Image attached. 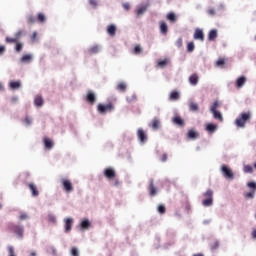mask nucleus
<instances>
[{"instance_id":"f257e3e1","label":"nucleus","mask_w":256,"mask_h":256,"mask_svg":"<svg viewBox=\"0 0 256 256\" xmlns=\"http://www.w3.org/2000/svg\"><path fill=\"white\" fill-rule=\"evenodd\" d=\"M251 121V112H242L235 120V125L238 128L244 129L245 125Z\"/></svg>"},{"instance_id":"f03ea898","label":"nucleus","mask_w":256,"mask_h":256,"mask_svg":"<svg viewBox=\"0 0 256 256\" xmlns=\"http://www.w3.org/2000/svg\"><path fill=\"white\" fill-rule=\"evenodd\" d=\"M203 195L206 199L202 201V205L204 207H211L213 205V190L208 189Z\"/></svg>"},{"instance_id":"7ed1b4c3","label":"nucleus","mask_w":256,"mask_h":256,"mask_svg":"<svg viewBox=\"0 0 256 256\" xmlns=\"http://www.w3.org/2000/svg\"><path fill=\"white\" fill-rule=\"evenodd\" d=\"M221 173L223 177H225V179H230V180L235 179V174L233 173V170H231L230 167L227 165L221 166Z\"/></svg>"},{"instance_id":"20e7f679","label":"nucleus","mask_w":256,"mask_h":256,"mask_svg":"<svg viewBox=\"0 0 256 256\" xmlns=\"http://www.w3.org/2000/svg\"><path fill=\"white\" fill-rule=\"evenodd\" d=\"M97 109H98V112L101 113V115H105V113L113 111V109H115V106L113 105V103H108L106 105L99 104Z\"/></svg>"},{"instance_id":"39448f33","label":"nucleus","mask_w":256,"mask_h":256,"mask_svg":"<svg viewBox=\"0 0 256 256\" xmlns=\"http://www.w3.org/2000/svg\"><path fill=\"white\" fill-rule=\"evenodd\" d=\"M157 186H155V181L153 179L149 180V185H148V193L150 197H155L158 193Z\"/></svg>"},{"instance_id":"423d86ee","label":"nucleus","mask_w":256,"mask_h":256,"mask_svg":"<svg viewBox=\"0 0 256 256\" xmlns=\"http://www.w3.org/2000/svg\"><path fill=\"white\" fill-rule=\"evenodd\" d=\"M63 189L66 193H72L73 191V183H71V180L69 179H62L61 180Z\"/></svg>"},{"instance_id":"0eeeda50","label":"nucleus","mask_w":256,"mask_h":256,"mask_svg":"<svg viewBox=\"0 0 256 256\" xmlns=\"http://www.w3.org/2000/svg\"><path fill=\"white\" fill-rule=\"evenodd\" d=\"M10 231L18 235V237L23 238V226L12 225L10 226Z\"/></svg>"},{"instance_id":"6e6552de","label":"nucleus","mask_w":256,"mask_h":256,"mask_svg":"<svg viewBox=\"0 0 256 256\" xmlns=\"http://www.w3.org/2000/svg\"><path fill=\"white\" fill-rule=\"evenodd\" d=\"M104 176L106 179H115V177H117V173H115V169L113 168H106L104 170Z\"/></svg>"},{"instance_id":"1a4fd4ad","label":"nucleus","mask_w":256,"mask_h":256,"mask_svg":"<svg viewBox=\"0 0 256 256\" xmlns=\"http://www.w3.org/2000/svg\"><path fill=\"white\" fill-rule=\"evenodd\" d=\"M137 137L141 143H145L147 141V134L143 128H139L137 131Z\"/></svg>"},{"instance_id":"9d476101","label":"nucleus","mask_w":256,"mask_h":256,"mask_svg":"<svg viewBox=\"0 0 256 256\" xmlns=\"http://www.w3.org/2000/svg\"><path fill=\"white\" fill-rule=\"evenodd\" d=\"M86 101L90 103V105H94L95 101H97V96H95V93L89 91L86 95Z\"/></svg>"},{"instance_id":"9b49d317","label":"nucleus","mask_w":256,"mask_h":256,"mask_svg":"<svg viewBox=\"0 0 256 256\" xmlns=\"http://www.w3.org/2000/svg\"><path fill=\"white\" fill-rule=\"evenodd\" d=\"M28 188L32 193V197H39V190L37 189V185H35V183L33 182L29 183Z\"/></svg>"},{"instance_id":"f8f14e48","label":"nucleus","mask_w":256,"mask_h":256,"mask_svg":"<svg viewBox=\"0 0 256 256\" xmlns=\"http://www.w3.org/2000/svg\"><path fill=\"white\" fill-rule=\"evenodd\" d=\"M194 39L199 41H205V34H203V30L197 28L194 32Z\"/></svg>"},{"instance_id":"ddd939ff","label":"nucleus","mask_w":256,"mask_h":256,"mask_svg":"<svg viewBox=\"0 0 256 256\" xmlns=\"http://www.w3.org/2000/svg\"><path fill=\"white\" fill-rule=\"evenodd\" d=\"M44 103H45V100L43 99V96H41L39 94L35 96L34 105L36 107H43Z\"/></svg>"},{"instance_id":"4468645a","label":"nucleus","mask_w":256,"mask_h":256,"mask_svg":"<svg viewBox=\"0 0 256 256\" xmlns=\"http://www.w3.org/2000/svg\"><path fill=\"white\" fill-rule=\"evenodd\" d=\"M172 123H174V125H178V127H185V121L181 119V116H175L172 119Z\"/></svg>"},{"instance_id":"2eb2a0df","label":"nucleus","mask_w":256,"mask_h":256,"mask_svg":"<svg viewBox=\"0 0 256 256\" xmlns=\"http://www.w3.org/2000/svg\"><path fill=\"white\" fill-rule=\"evenodd\" d=\"M107 33L110 35V37H115L117 33V26L115 24H111L107 27Z\"/></svg>"},{"instance_id":"dca6fc26","label":"nucleus","mask_w":256,"mask_h":256,"mask_svg":"<svg viewBox=\"0 0 256 256\" xmlns=\"http://www.w3.org/2000/svg\"><path fill=\"white\" fill-rule=\"evenodd\" d=\"M188 81H189L190 85H193L195 87V85H197V83H199V75H197V74L190 75V77L188 78Z\"/></svg>"},{"instance_id":"f3484780","label":"nucleus","mask_w":256,"mask_h":256,"mask_svg":"<svg viewBox=\"0 0 256 256\" xmlns=\"http://www.w3.org/2000/svg\"><path fill=\"white\" fill-rule=\"evenodd\" d=\"M149 126L152 127L154 131H157V129L161 127V121L157 118H154Z\"/></svg>"},{"instance_id":"a211bd4d","label":"nucleus","mask_w":256,"mask_h":256,"mask_svg":"<svg viewBox=\"0 0 256 256\" xmlns=\"http://www.w3.org/2000/svg\"><path fill=\"white\" fill-rule=\"evenodd\" d=\"M245 83H247V78L245 76H241L236 80V87L241 89Z\"/></svg>"},{"instance_id":"6ab92c4d","label":"nucleus","mask_w":256,"mask_h":256,"mask_svg":"<svg viewBox=\"0 0 256 256\" xmlns=\"http://www.w3.org/2000/svg\"><path fill=\"white\" fill-rule=\"evenodd\" d=\"M54 143H53V140H51L50 138H48V137H45L44 138V147L46 148V149H53V147H54Z\"/></svg>"},{"instance_id":"aec40b11","label":"nucleus","mask_w":256,"mask_h":256,"mask_svg":"<svg viewBox=\"0 0 256 256\" xmlns=\"http://www.w3.org/2000/svg\"><path fill=\"white\" fill-rule=\"evenodd\" d=\"M71 227H73V218H68L65 220V232L69 233Z\"/></svg>"},{"instance_id":"412c9836","label":"nucleus","mask_w":256,"mask_h":256,"mask_svg":"<svg viewBox=\"0 0 256 256\" xmlns=\"http://www.w3.org/2000/svg\"><path fill=\"white\" fill-rule=\"evenodd\" d=\"M169 31V28L167 26V23L165 22H160V32L162 33V35H167V32Z\"/></svg>"},{"instance_id":"4be33fe9","label":"nucleus","mask_w":256,"mask_h":256,"mask_svg":"<svg viewBox=\"0 0 256 256\" xmlns=\"http://www.w3.org/2000/svg\"><path fill=\"white\" fill-rule=\"evenodd\" d=\"M189 110L192 111L193 113H197V111H199V104L191 101L189 103Z\"/></svg>"},{"instance_id":"5701e85b","label":"nucleus","mask_w":256,"mask_h":256,"mask_svg":"<svg viewBox=\"0 0 256 256\" xmlns=\"http://www.w3.org/2000/svg\"><path fill=\"white\" fill-rule=\"evenodd\" d=\"M218 33L216 29L210 30L208 33V40L215 41V38L217 37Z\"/></svg>"},{"instance_id":"b1692460","label":"nucleus","mask_w":256,"mask_h":256,"mask_svg":"<svg viewBox=\"0 0 256 256\" xmlns=\"http://www.w3.org/2000/svg\"><path fill=\"white\" fill-rule=\"evenodd\" d=\"M187 137L188 139H197V137H199V133L195 130H189Z\"/></svg>"},{"instance_id":"393cba45","label":"nucleus","mask_w":256,"mask_h":256,"mask_svg":"<svg viewBox=\"0 0 256 256\" xmlns=\"http://www.w3.org/2000/svg\"><path fill=\"white\" fill-rule=\"evenodd\" d=\"M117 91H120L121 93H125V91L127 90V84H125V82H120L117 87H116Z\"/></svg>"},{"instance_id":"a878e982","label":"nucleus","mask_w":256,"mask_h":256,"mask_svg":"<svg viewBox=\"0 0 256 256\" xmlns=\"http://www.w3.org/2000/svg\"><path fill=\"white\" fill-rule=\"evenodd\" d=\"M80 227L81 229H89V227H91V222L88 219H84L80 223Z\"/></svg>"},{"instance_id":"bb28decb","label":"nucleus","mask_w":256,"mask_h":256,"mask_svg":"<svg viewBox=\"0 0 256 256\" xmlns=\"http://www.w3.org/2000/svg\"><path fill=\"white\" fill-rule=\"evenodd\" d=\"M179 97H180L179 92L173 91L170 93L169 99L170 101H179Z\"/></svg>"},{"instance_id":"cd10ccee","label":"nucleus","mask_w":256,"mask_h":256,"mask_svg":"<svg viewBox=\"0 0 256 256\" xmlns=\"http://www.w3.org/2000/svg\"><path fill=\"white\" fill-rule=\"evenodd\" d=\"M147 7H148V5H144V6L137 8L136 15L138 17H141V15H143V13H145V11H147Z\"/></svg>"},{"instance_id":"c85d7f7f","label":"nucleus","mask_w":256,"mask_h":256,"mask_svg":"<svg viewBox=\"0 0 256 256\" xmlns=\"http://www.w3.org/2000/svg\"><path fill=\"white\" fill-rule=\"evenodd\" d=\"M89 53L90 55H95L96 53H99L101 51V47H99L98 45L92 46L91 48H89Z\"/></svg>"},{"instance_id":"c756f323","label":"nucleus","mask_w":256,"mask_h":256,"mask_svg":"<svg viewBox=\"0 0 256 256\" xmlns=\"http://www.w3.org/2000/svg\"><path fill=\"white\" fill-rule=\"evenodd\" d=\"M31 61H33V56H31V54H26L21 58L22 63H31Z\"/></svg>"},{"instance_id":"7c9ffc66","label":"nucleus","mask_w":256,"mask_h":256,"mask_svg":"<svg viewBox=\"0 0 256 256\" xmlns=\"http://www.w3.org/2000/svg\"><path fill=\"white\" fill-rule=\"evenodd\" d=\"M10 88H12L13 90H17L19 89V87H21V81H12L10 82Z\"/></svg>"},{"instance_id":"2f4dec72","label":"nucleus","mask_w":256,"mask_h":256,"mask_svg":"<svg viewBox=\"0 0 256 256\" xmlns=\"http://www.w3.org/2000/svg\"><path fill=\"white\" fill-rule=\"evenodd\" d=\"M211 113H213L214 119H218V121H223V115L221 114V112L214 110Z\"/></svg>"},{"instance_id":"473e14b6","label":"nucleus","mask_w":256,"mask_h":256,"mask_svg":"<svg viewBox=\"0 0 256 256\" xmlns=\"http://www.w3.org/2000/svg\"><path fill=\"white\" fill-rule=\"evenodd\" d=\"M26 21H27L28 25H35L37 18L33 15H28Z\"/></svg>"},{"instance_id":"72a5a7b5","label":"nucleus","mask_w":256,"mask_h":256,"mask_svg":"<svg viewBox=\"0 0 256 256\" xmlns=\"http://www.w3.org/2000/svg\"><path fill=\"white\" fill-rule=\"evenodd\" d=\"M134 55H141L143 53V48L141 45H136L133 50Z\"/></svg>"},{"instance_id":"f704fd0d","label":"nucleus","mask_w":256,"mask_h":256,"mask_svg":"<svg viewBox=\"0 0 256 256\" xmlns=\"http://www.w3.org/2000/svg\"><path fill=\"white\" fill-rule=\"evenodd\" d=\"M206 131H209L210 133H214V131H217V125L215 124H208L206 126Z\"/></svg>"},{"instance_id":"c9c22d12","label":"nucleus","mask_w":256,"mask_h":256,"mask_svg":"<svg viewBox=\"0 0 256 256\" xmlns=\"http://www.w3.org/2000/svg\"><path fill=\"white\" fill-rule=\"evenodd\" d=\"M37 21L39 23H45L47 21V17H45V14L43 13H38Z\"/></svg>"},{"instance_id":"e433bc0d","label":"nucleus","mask_w":256,"mask_h":256,"mask_svg":"<svg viewBox=\"0 0 256 256\" xmlns=\"http://www.w3.org/2000/svg\"><path fill=\"white\" fill-rule=\"evenodd\" d=\"M167 65H169L168 59L158 61V67H160L161 69H163V67H167Z\"/></svg>"},{"instance_id":"4c0bfd02","label":"nucleus","mask_w":256,"mask_h":256,"mask_svg":"<svg viewBox=\"0 0 256 256\" xmlns=\"http://www.w3.org/2000/svg\"><path fill=\"white\" fill-rule=\"evenodd\" d=\"M167 19H168V21H171L172 23H175V21H177V16L175 15V13L170 12L167 15Z\"/></svg>"},{"instance_id":"58836bf2","label":"nucleus","mask_w":256,"mask_h":256,"mask_svg":"<svg viewBox=\"0 0 256 256\" xmlns=\"http://www.w3.org/2000/svg\"><path fill=\"white\" fill-rule=\"evenodd\" d=\"M157 211L158 213H160V215H164V213H166L167 211V208H165V205L160 204L158 205Z\"/></svg>"},{"instance_id":"ea45409f","label":"nucleus","mask_w":256,"mask_h":256,"mask_svg":"<svg viewBox=\"0 0 256 256\" xmlns=\"http://www.w3.org/2000/svg\"><path fill=\"white\" fill-rule=\"evenodd\" d=\"M206 13L210 15V17H215V15L217 14V12L215 11V8L213 7L208 8Z\"/></svg>"},{"instance_id":"a19ab883","label":"nucleus","mask_w":256,"mask_h":256,"mask_svg":"<svg viewBox=\"0 0 256 256\" xmlns=\"http://www.w3.org/2000/svg\"><path fill=\"white\" fill-rule=\"evenodd\" d=\"M187 51H188V53H193V51H195V43H193V42L188 43Z\"/></svg>"},{"instance_id":"79ce46f5","label":"nucleus","mask_w":256,"mask_h":256,"mask_svg":"<svg viewBox=\"0 0 256 256\" xmlns=\"http://www.w3.org/2000/svg\"><path fill=\"white\" fill-rule=\"evenodd\" d=\"M244 197H245L246 199H253V198L255 197V190H252V191H250V192H247V193L244 195Z\"/></svg>"},{"instance_id":"37998d69","label":"nucleus","mask_w":256,"mask_h":256,"mask_svg":"<svg viewBox=\"0 0 256 256\" xmlns=\"http://www.w3.org/2000/svg\"><path fill=\"white\" fill-rule=\"evenodd\" d=\"M225 65V58H220L216 61V67H223Z\"/></svg>"},{"instance_id":"c03bdc74","label":"nucleus","mask_w":256,"mask_h":256,"mask_svg":"<svg viewBox=\"0 0 256 256\" xmlns=\"http://www.w3.org/2000/svg\"><path fill=\"white\" fill-rule=\"evenodd\" d=\"M8 256H17V254H15V248L13 246H8Z\"/></svg>"},{"instance_id":"a18cd8bd","label":"nucleus","mask_w":256,"mask_h":256,"mask_svg":"<svg viewBox=\"0 0 256 256\" xmlns=\"http://www.w3.org/2000/svg\"><path fill=\"white\" fill-rule=\"evenodd\" d=\"M243 171L244 173H253V167L251 165H245Z\"/></svg>"},{"instance_id":"49530a36","label":"nucleus","mask_w":256,"mask_h":256,"mask_svg":"<svg viewBox=\"0 0 256 256\" xmlns=\"http://www.w3.org/2000/svg\"><path fill=\"white\" fill-rule=\"evenodd\" d=\"M70 253L72 256H79V249H77V247H72Z\"/></svg>"},{"instance_id":"de8ad7c7","label":"nucleus","mask_w":256,"mask_h":256,"mask_svg":"<svg viewBox=\"0 0 256 256\" xmlns=\"http://www.w3.org/2000/svg\"><path fill=\"white\" fill-rule=\"evenodd\" d=\"M15 51H17V53L23 51V43H16Z\"/></svg>"},{"instance_id":"09e8293b","label":"nucleus","mask_w":256,"mask_h":256,"mask_svg":"<svg viewBox=\"0 0 256 256\" xmlns=\"http://www.w3.org/2000/svg\"><path fill=\"white\" fill-rule=\"evenodd\" d=\"M219 107V101H215L213 105L210 108V111H217V108Z\"/></svg>"},{"instance_id":"8fccbe9b","label":"nucleus","mask_w":256,"mask_h":256,"mask_svg":"<svg viewBox=\"0 0 256 256\" xmlns=\"http://www.w3.org/2000/svg\"><path fill=\"white\" fill-rule=\"evenodd\" d=\"M20 221H25L27 219H29V215H27V213H21L19 216Z\"/></svg>"},{"instance_id":"3c124183","label":"nucleus","mask_w":256,"mask_h":256,"mask_svg":"<svg viewBox=\"0 0 256 256\" xmlns=\"http://www.w3.org/2000/svg\"><path fill=\"white\" fill-rule=\"evenodd\" d=\"M17 38L6 37V43H17Z\"/></svg>"},{"instance_id":"603ef678","label":"nucleus","mask_w":256,"mask_h":256,"mask_svg":"<svg viewBox=\"0 0 256 256\" xmlns=\"http://www.w3.org/2000/svg\"><path fill=\"white\" fill-rule=\"evenodd\" d=\"M24 123L26 125H31V123H33V119H31L29 116H26L24 119Z\"/></svg>"},{"instance_id":"864d4df0","label":"nucleus","mask_w":256,"mask_h":256,"mask_svg":"<svg viewBox=\"0 0 256 256\" xmlns=\"http://www.w3.org/2000/svg\"><path fill=\"white\" fill-rule=\"evenodd\" d=\"M247 185L250 189H253L254 192L256 191V183L255 182H248Z\"/></svg>"},{"instance_id":"5fc2aeb1","label":"nucleus","mask_w":256,"mask_h":256,"mask_svg":"<svg viewBox=\"0 0 256 256\" xmlns=\"http://www.w3.org/2000/svg\"><path fill=\"white\" fill-rule=\"evenodd\" d=\"M57 219L53 215H48V222L49 223H56Z\"/></svg>"},{"instance_id":"6e6d98bb","label":"nucleus","mask_w":256,"mask_h":256,"mask_svg":"<svg viewBox=\"0 0 256 256\" xmlns=\"http://www.w3.org/2000/svg\"><path fill=\"white\" fill-rule=\"evenodd\" d=\"M176 45H177V47H183V39H182V38H179V39L176 41Z\"/></svg>"},{"instance_id":"4d7b16f0","label":"nucleus","mask_w":256,"mask_h":256,"mask_svg":"<svg viewBox=\"0 0 256 256\" xmlns=\"http://www.w3.org/2000/svg\"><path fill=\"white\" fill-rule=\"evenodd\" d=\"M21 35H23L22 30L18 31V32L15 34V38H16V40H18V41H19V39H21Z\"/></svg>"},{"instance_id":"13d9d810","label":"nucleus","mask_w":256,"mask_h":256,"mask_svg":"<svg viewBox=\"0 0 256 256\" xmlns=\"http://www.w3.org/2000/svg\"><path fill=\"white\" fill-rule=\"evenodd\" d=\"M122 7L125 9V11H129L131 9V5H129V3H124Z\"/></svg>"},{"instance_id":"bf43d9fd","label":"nucleus","mask_w":256,"mask_h":256,"mask_svg":"<svg viewBox=\"0 0 256 256\" xmlns=\"http://www.w3.org/2000/svg\"><path fill=\"white\" fill-rule=\"evenodd\" d=\"M90 5L97 7V0H89Z\"/></svg>"},{"instance_id":"052dcab7","label":"nucleus","mask_w":256,"mask_h":256,"mask_svg":"<svg viewBox=\"0 0 256 256\" xmlns=\"http://www.w3.org/2000/svg\"><path fill=\"white\" fill-rule=\"evenodd\" d=\"M161 161H162L163 163H165V161H167V154H163V155H162Z\"/></svg>"},{"instance_id":"680f3d73","label":"nucleus","mask_w":256,"mask_h":256,"mask_svg":"<svg viewBox=\"0 0 256 256\" xmlns=\"http://www.w3.org/2000/svg\"><path fill=\"white\" fill-rule=\"evenodd\" d=\"M5 53V46H0V55Z\"/></svg>"},{"instance_id":"e2e57ef3","label":"nucleus","mask_w":256,"mask_h":256,"mask_svg":"<svg viewBox=\"0 0 256 256\" xmlns=\"http://www.w3.org/2000/svg\"><path fill=\"white\" fill-rule=\"evenodd\" d=\"M11 101H12V103H17V101H19V98H17V97H12V98H11Z\"/></svg>"},{"instance_id":"0e129e2a","label":"nucleus","mask_w":256,"mask_h":256,"mask_svg":"<svg viewBox=\"0 0 256 256\" xmlns=\"http://www.w3.org/2000/svg\"><path fill=\"white\" fill-rule=\"evenodd\" d=\"M35 39H37V32H34V33L32 34V40L35 41Z\"/></svg>"},{"instance_id":"69168bd1","label":"nucleus","mask_w":256,"mask_h":256,"mask_svg":"<svg viewBox=\"0 0 256 256\" xmlns=\"http://www.w3.org/2000/svg\"><path fill=\"white\" fill-rule=\"evenodd\" d=\"M252 237L253 239H256V229L252 231Z\"/></svg>"},{"instance_id":"338daca9","label":"nucleus","mask_w":256,"mask_h":256,"mask_svg":"<svg viewBox=\"0 0 256 256\" xmlns=\"http://www.w3.org/2000/svg\"><path fill=\"white\" fill-rule=\"evenodd\" d=\"M219 247V242H215L214 249H217Z\"/></svg>"},{"instance_id":"774afa93","label":"nucleus","mask_w":256,"mask_h":256,"mask_svg":"<svg viewBox=\"0 0 256 256\" xmlns=\"http://www.w3.org/2000/svg\"><path fill=\"white\" fill-rule=\"evenodd\" d=\"M30 256H37V253L31 252V253H30Z\"/></svg>"}]
</instances>
